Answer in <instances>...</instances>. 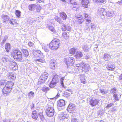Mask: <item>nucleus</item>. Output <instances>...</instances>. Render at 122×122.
I'll return each mask as SVG.
<instances>
[{
	"instance_id": "nucleus-1",
	"label": "nucleus",
	"mask_w": 122,
	"mask_h": 122,
	"mask_svg": "<svg viewBox=\"0 0 122 122\" xmlns=\"http://www.w3.org/2000/svg\"><path fill=\"white\" fill-rule=\"evenodd\" d=\"M10 53L11 57L14 60L20 61L23 59L21 52L19 48L13 49Z\"/></svg>"
},
{
	"instance_id": "nucleus-2",
	"label": "nucleus",
	"mask_w": 122,
	"mask_h": 122,
	"mask_svg": "<svg viewBox=\"0 0 122 122\" xmlns=\"http://www.w3.org/2000/svg\"><path fill=\"white\" fill-rule=\"evenodd\" d=\"M60 45V40L56 38L53 39L49 44V48L53 50H55L59 48Z\"/></svg>"
},
{
	"instance_id": "nucleus-3",
	"label": "nucleus",
	"mask_w": 122,
	"mask_h": 122,
	"mask_svg": "<svg viewBox=\"0 0 122 122\" xmlns=\"http://www.w3.org/2000/svg\"><path fill=\"white\" fill-rule=\"evenodd\" d=\"M59 15L60 17L56 16L54 17L56 20L60 24H61L63 21L62 20H66L67 19V16L66 14L64 12L61 11L59 13Z\"/></svg>"
},
{
	"instance_id": "nucleus-4",
	"label": "nucleus",
	"mask_w": 122,
	"mask_h": 122,
	"mask_svg": "<svg viewBox=\"0 0 122 122\" xmlns=\"http://www.w3.org/2000/svg\"><path fill=\"white\" fill-rule=\"evenodd\" d=\"M45 112L47 116L51 117L54 114V110L53 107H49L46 109Z\"/></svg>"
},
{
	"instance_id": "nucleus-5",
	"label": "nucleus",
	"mask_w": 122,
	"mask_h": 122,
	"mask_svg": "<svg viewBox=\"0 0 122 122\" xmlns=\"http://www.w3.org/2000/svg\"><path fill=\"white\" fill-rule=\"evenodd\" d=\"M9 66L10 69L13 71L16 70L18 69V66L17 63L14 61H10Z\"/></svg>"
},
{
	"instance_id": "nucleus-6",
	"label": "nucleus",
	"mask_w": 122,
	"mask_h": 122,
	"mask_svg": "<svg viewBox=\"0 0 122 122\" xmlns=\"http://www.w3.org/2000/svg\"><path fill=\"white\" fill-rule=\"evenodd\" d=\"M58 78L55 76H54L49 84V87L51 88H53L56 86V84L58 83Z\"/></svg>"
},
{
	"instance_id": "nucleus-7",
	"label": "nucleus",
	"mask_w": 122,
	"mask_h": 122,
	"mask_svg": "<svg viewBox=\"0 0 122 122\" xmlns=\"http://www.w3.org/2000/svg\"><path fill=\"white\" fill-rule=\"evenodd\" d=\"M99 102V100L98 99L94 98L91 99L89 101V105L92 107L97 105Z\"/></svg>"
},
{
	"instance_id": "nucleus-8",
	"label": "nucleus",
	"mask_w": 122,
	"mask_h": 122,
	"mask_svg": "<svg viewBox=\"0 0 122 122\" xmlns=\"http://www.w3.org/2000/svg\"><path fill=\"white\" fill-rule=\"evenodd\" d=\"M67 110L69 112L73 113L75 112L76 110V107L74 104H70L69 105Z\"/></svg>"
},
{
	"instance_id": "nucleus-9",
	"label": "nucleus",
	"mask_w": 122,
	"mask_h": 122,
	"mask_svg": "<svg viewBox=\"0 0 122 122\" xmlns=\"http://www.w3.org/2000/svg\"><path fill=\"white\" fill-rule=\"evenodd\" d=\"M12 90L11 89L5 86L2 90V93L4 95H7L9 93L11 92Z\"/></svg>"
},
{
	"instance_id": "nucleus-10",
	"label": "nucleus",
	"mask_w": 122,
	"mask_h": 122,
	"mask_svg": "<svg viewBox=\"0 0 122 122\" xmlns=\"http://www.w3.org/2000/svg\"><path fill=\"white\" fill-rule=\"evenodd\" d=\"M82 6L84 8L88 7L90 3V0H81Z\"/></svg>"
},
{
	"instance_id": "nucleus-11",
	"label": "nucleus",
	"mask_w": 122,
	"mask_h": 122,
	"mask_svg": "<svg viewBox=\"0 0 122 122\" xmlns=\"http://www.w3.org/2000/svg\"><path fill=\"white\" fill-rule=\"evenodd\" d=\"M75 62V60L74 58L72 57H69L66 61V64L68 66H72Z\"/></svg>"
},
{
	"instance_id": "nucleus-12",
	"label": "nucleus",
	"mask_w": 122,
	"mask_h": 122,
	"mask_svg": "<svg viewBox=\"0 0 122 122\" xmlns=\"http://www.w3.org/2000/svg\"><path fill=\"white\" fill-rule=\"evenodd\" d=\"M48 74L45 72L43 73L40 77L41 81L42 82H44L47 78Z\"/></svg>"
},
{
	"instance_id": "nucleus-13",
	"label": "nucleus",
	"mask_w": 122,
	"mask_h": 122,
	"mask_svg": "<svg viewBox=\"0 0 122 122\" xmlns=\"http://www.w3.org/2000/svg\"><path fill=\"white\" fill-rule=\"evenodd\" d=\"M40 110L39 109H37V110H34L32 111V113L31 117L32 118L36 120H37L38 117V115L37 113H39L40 112Z\"/></svg>"
},
{
	"instance_id": "nucleus-14",
	"label": "nucleus",
	"mask_w": 122,
	"mask_h": 122,
	"mask_svg": "<svg viewBox=\"0 0 122 122\" xmlns=\"http://www.w3.org/2000/svg\"><path fill=\"white\" fill-rule=\"evenodd\" d=\"M21 51L23 57V56L24 57L27 58L29 56V52L27 49H21Z\"/></svg>"
},
{
	"instance_id": "nucleus-15",
	"label": "nucleus",
	"mask_w": 122,
	"mask_h": 122,
	"mask_svg": "<svg viewBox=\"0 0 122 122\" xmlns=\"http://www.w3.org/2000/svg\"><path fill=\"white\" fill-rule=\"evenodd\" d=\"M57 105L58 107H62L65 105V101L63 99H60L57 101Z\"/></svg>"
},
{
	"instance_id": "nucleus-16",
	"label": "nucleus",
	"mask_w": 122,
	"mask_h": 122,
	"mask_svg": "<svg viewBox=\"0 0 122 122\" xmlns=\"http://www.w3.org/2000/svg\"><path fill=\"white\" fill-rule=\"evenodd\" d=\"M76 19L78 23L80 24L82 23L84 21V20L81 15H79L76 17Z\"/></svg>"
},
{
	"instance_id": "nucleus-17",
	"label": "nucleus",
	"mask_w": 122,
	"mask_h": 122,
	"mask_svg": "<svg viewBox=\"0 0 122 122\" xmlns=\"http://www.w3.org/2000/svg\"><path fill=\"white\" fill-rule=\"evenodd\" d=\"M34 55L36 57H39L40 58L41 56L43 57V54L41 51L39 50H36L34 52Z\"/></svg>"
},
{
	"instance_id": "nucleus-18",
	"label": "nucleus",
	"mask_w": 122,
	"mask_h": 122,
	"mask_svg": "<svg viewBox=\"0 0 122 122\" xmlns=\"http://www.w3.org/2000/svg\"><path fill=\"white\" fill-rule=\"evenodd\" d=\"M14 85V83L11 81H8L6 82V84L5 86L7 87H8L12 90L13 86Z\"/></svg>"
},
{
	"instance_id": "nucleus-19",
	"label": "nucleus",
	"mask_w": 122,
	"mask_h": 122,
	"mask_svg": "<svg viewBox=\"0 0 122 122\" xmlns=\"http://www.w3.org/2000/svg\"><path fill=\"white\" fill-rule=\"evenodd\" d=\"M61 37L64 39L67 40L69 39L70 36L69 33H68L66 32H64L62 33Z\"/></svg>"
},
{
	"instance_id": "nucleus-20",
	"label": "nucleus",
	"mask_w": 122,
	"mask_h": 122,
	"mask_svg": "<svg viewBox=\"0 0 122 122\" xmlns=\"http://www.w3.org/2000/svg\"><path fill=\"white\" fill-rule=\"evenodd\" d=\"M8 77L9 79L11 81H13L15 80L16 78L15 76L12 72L9 73V75L8 76Z\"/></svg>"
},
{
	"instance_id": "nucleus-21",
	"label": "nucleus",
	"mask_w": 122,
	"mask_h": 122,
	"mask_svg": "<svg viewBox=\"0 0 122 122\" xmlns=\"http://www.w3.org/2000/svg\"><path fill=\"white\" fill-rule=\"evenodd\" d=\"M66 114H64L63 113H62L59 114L58 118L60 120H64V119L65 118H67V117H66Z\"/></svg>"
},
{
	"instance_id": "nucleus-22",
	"label": "nucleus",
	"mask_w": 122,
	"mask_h": 122,
	"mask_svg": "<svg viewBox=\"0 0 122 122\" xmlns=\"http://www.w3.org/2000/svg\"><path fill=\"white\" fill-rule=\"evenodd\" d=\"M5 49L6 51L9 52L11 50V47L10 44L9 43H6L5 45Z\"/></svg>"
},
{
	"instance_id": "nucleus-23",
	"label": "nucleus",
	"mask_w": 122,
	"mask_h": 122,
	"mask_svg": "<svg viewBox=\"0 0 122 122\" xmlns=\"http://www.w3.org/2000/svg\"><path fill=\"white\" fill-rule=\"evenodd\" d=\"M106 67L108 70L111 71L113 70L115 68V66L111 64H108L107 66Z\"/></svg>"
},
{
	"instance_id": "nucleus-24",
	"label": "nucleus",
	"mask_w": 122,
	"mask_h": 122,
	"mask_svg": "<svg viewBox=\"0 0 122 122\" xmlns=\"http://www.w3.org/2000/svg\"><path fill=\"white\" fill-rule=\"evenodd\" d=\"M99 12L100 14L103 15H106V13L105 9L102 8L99 9Z\"/></svg>"
},
{
	"instance_id": "nucleus-25",
	"label": "nucleus",
	"mask_w": 122,
	"mask_h": 122,
	"mask_svg": "<svg viewBox=\"0 0 122 122\" xmlns=\"http://www.w3.org/2000/svg\"><path fill=\"white\" fill-rule=\"evenodd\" d=\"M38 114L39 115L41 121H43L45 120V118L44 117V116L42 111H40V112H39Z\"/></svg>"
},
{
	"instance_id": "nucleus-26",
	"label": "nucleus",
	"mask_w": 122,
	"mask_h": 122,
	"mask_svg": "<svg viewBox=\"0 0 122 122\" xmlns=\"http://www.w3.org/2000/svg\"><path fill=\"white\" fill-rule=\"evenodd\" d=\"M10 22L12 25H14L15 27L17 26L18 24L16 20L14 19L10 20Z\"/></svg>"
},
{
	"instance_id": "nucleus-27",
	"label": "nucleus",
	"mask_w": 122,
	"mask_h": 122,
	"mask_svg": "<svg viewBox=\"0 0 122 122\" xmlns=\"http://www.w3.org/2000/svg\"><path fill=\"white\" fill-rule=\"evenodd\" d=\"M83 56V55L81 52H77L75 57L76 58H77L82 57Z\"/></svg>"
},
{
	"instance_id": "nucleus-28",
	"label": "nucleus",
	"mask_w": 122,
	"mask_h": 122,
	"mask_svg": "<svg viewBox=\"0 0 122 122\" xmlns=\"http://www.w3.org/2000/svg\"><path fill=\"white\" fill-rule=\"evenodd\" d=\"M69 52L70 54L74 55L76 52V49L74 48H71L69 50Z\"/></svg>"
},
{
	"instance_id": "nucleus-29",
	"label": "nucleus",
	"mask_w": 122,
	"mask_h": 122,
	"mask_svg": "<svg viewBox=\"0 0 122 122\" xmlns=\"http://www.w3.org/2000/svg\"><path fill=\"white\" fill-rule=\"evenodd\" d=\"M2 18L4 22H6L9 19V16L7 15H3L2 16Z\"/></svg>"
},
{
	"instance_id": "nucleus-30",
	"label": "nucleus",
	"mask_w": 122,
	"mask_h": 122,
	"mask_svg": "<svg viewBox=\"0 0 122 122\" xmlns=\"http://www.w3.org/2000/svg\"><path fill=\"white\" fill-rule=\"evenodd\" d=\"M118 95L117 93H115L113 94V97L115 100L116 101H117L119 100V98L121 96L120 95L119 97H118Z\"/></svg>"
},
{
	"instance_id": "nucleus-31",
	"label": "nucleus",
	"mask_w": 122,
	"mask_h": 122,
	"mask_svg": "<svg viewBox=\"0 0 122 122\" xmlns=\"http://www.w3.org/2000/svg\"><path fill=\"white\" fill-rule=\"evenodd\" d=\"M36 6V5L35 4H31L29 5L28 7L29 10H33Z\"/></svg>"
},
{
	"instance_id": "nucleus-32",
	"label": "nucleus",
	"mask_w": 122,
	"mask_h": 122,
	"mask_svg": "<svg viewBox=\"0 0 122 122\" xmlns=\"http://www.w3.org/2000/svg\"><path fill=\"white\" fill-rule=\"evenodd\" d=\"M5 80H1L0 81V87H3L5 85L6 83Z\"/></svg>"
},
{
	"instance_id": "nucleus-33",
	"label": "nucleus",
	"mask_w": 122,
	"mask_h": 122,
	"mask_svg": "<svg viewBox=\"0 0 122 122\" xmlns=\"http://www.w3.org/2000/svg\"><path fill=\"white\" fill-rule=\"evenodd\" d=\"M56 65L54 62L51 63L50 65V68L53 70L56 68Z\"/></svg>"
},
{
	"instance_id": "nucleus-34",
	"label": "nucleus",
	"mask_w": 122,
	"mask_h": 122,
	"mask_svg": "<svg viewBox=\"0 0 122 122\" xmlns=\"http://www.w3.org/2000/svg\"><path fill=\"white\" fill-rule=\"evenodd\" d=\"M71 6L73 9H76L78 8V5L77 3L76 2H75L72 4Z\"/></svg>"
},
{
	"instance_id": "nucleus-35",
	"label": "nucleus",
	"mask_w": 122,
	"mask_h": 122,
	"mask_svg": "<svg viewBox=\"0 0 122 122\" xmlns=\"http://www.w3.org/2000/svg\"><path fill=\"white\" fill-rule=\"evenodd\" d=\"M34 94V93L32 91H30L28 93V96L29 98H30L33 97Z\"/></svg>"
},
{
	"instance_id": "nucleus-36",
	"label": "nucleus",
	"mask_w": 122,
	"mask_h": 122,
	"mask_svg": "<svg viewBox=\"0 0 122 122\" xmlns=\"http://www.w3.org/2000/svg\"><path fill=\"white\" fill-rule=\"evenodd\" d=\"M21 12L18 10H15V14L18 18L20 17Z\"/></svg>"
},
{
	"instance_id": "nucleus-37",
	"label": "nucleus",
	"mask_w": 122,
	"mask_h": 122,
	"mask_svg": "<svg viewBox=\"0 0 122 122\" xmlns=\"http://www.w3.org/2000/svg\"><path fill=\"white\" fill-rule=\"evenodd\" d=\"M49 90V88L47 87L44 86L42 87V90L43 92H46Z\"/></svg>"
},
{
	"instance_id": "nucleus-38",
	"label": "nucleus",
	"mask_w": 122,
	"mask_h": 122,
	"mask_svg": "<svg viewBox=\"0 0 122 122\" xmlns=\"http://www.w3.org/2000/svg\"><path fill=\"white\" fill-rule=\"evenodd\" d=\"M81 83L83 84H85L86 83V81L85 78L84 76H82L80 79Z\"/></svg>"
},
{
	"instance_id": "nucleus-39",
	"label": "nucleus",
	"mask_w": 122,
	"mask_h": 122,
	"mask_svg": "<svg viewBox=\"0 0 122 122\" xmlns=\"http://www.w3.org/2000/svg\"><path fill=\"white\" fill-rule=\"evenodd\" d=\"M44 57V56L43 55V57H42V56L41 57H41L42 58H40V59H37L36 60V61H38L42 63H43L45 62V59Z\"/></svg>"
},
{
	"instance_id": "nucleus-40",
	"label": "nucleus",
	"mask_w": 122,
	"mask_h": 122,
	"mask_svg": "<svg viewBox=\"0 0 122 122\" xmlns=\"http://www.w3.org/2000/svg\"><path fill=\"white\" fill-rule=\"evenodd\" d=\"M67 27L65 24H63L61 26V29L62 31H66L67 30Z\"/></svg>"
},
{
	"instance_id": "nucleus-41",
	"label": "nucleus",
	"mask_w": 122,
	"mask_h": 122,
	"mask_svg": "<svg viewBox=\"0 0 122 122\" xmlns=\"http://www.w3.org/2000/svg\"><path fill=\"white\" fill-rule=\"evenodd\" d=\"M110 56L109 55L107 54H105L104 55L103 58L105 60L107 61L108 60V58Z\"/></svg>"
},
{
	"instance_id": "nucleus-42",
	"label": "nucleus",
	"mask_w": 122,
	"mask_h": 122,
	"mask_svg": "<svg viewBox=\"0 0 122 122\" xmlns=\"http://www.w3.org/2000/svg\"><path fill=\"white\" fill-rule=\"evenodd\" d=\"M93 1L99 3H103L105 2L106 0H93Z\"/></svg>"
},
{
	"instance_id": "nucleus-43",
	"label": "nucleus",
	"mask_w": 122,
	"mask_h": 122,
	"mask_svg": "<svg viewBox=\"0 0 122 122\" xmlns=\"http://www.w3.org/2000/svg\"><path fill=\"white\" fill-rule=\"evenodd\" d=\"M83 15L84 19H88V18H89V17H90L89 16V15L86 13H85L83 14Z\"/></svg>"
},
{
	"instance_id": "nucleus-44",
	"label": "nucleus",
	"mask_w": 122,
	"mask_h": 122,
	"mask_svg": "<svg viewBox=\"0 0 122 122\" xmlns=\"http://www.w3.org/2000/svg\"><path fill=\"white\" fill-rule=\"evenodd\" d=\"M117 89L115 87H113L111 89V92L112 93H114L116 92Z\"/></svg>"
},
{
	"instance_id": "nucleus-45",
	"label": "nucleus",
	"mask_w": 122,
	"mask_h": 122,
	"mask_svg": "<svg viewBox=\"0 0 122 122\" xmlns=\"http://www.w3.org/2000/svg\"><path fill=\"white\" fill-rule=\"evenodd\" d=\"M83 50L85 51H87L88 50V47L86 46H84L82 47Z\"/></svg>"
},
{
	"instance_id": "nucleus-46",
	"label": "nucleus",
	"mask_w": 122,
	"mask_h": 122,
	"mask_svg": "<svg viewBox=\"0 0 122 122\" xmlns=\"http://www.w3.org/2000/svg\"><path fill=\"white\" fill-rule=\"evenodd\" d=\"M34 45V43L32 42L29 41L28 43V46L30 47H32Z\"/></svg>"
},
{
	"instance_id": "nucleus-47",
	"label": "nucleus",
	"mask_w": 122,
	"mask_h": 122,
	"mask_svg": "<svg viewBox=\"0 0 122 122\" xmlns=\"http://www.w3.org/2000/svg\"><path fill=\"white\" fill-rule=\"evenodd\" d=\"M113 104L112 103H110V104H108L106 106V107L107 109H108L109 108L111 107L112 105Z\"/></svg>"
},
{
	"instance_id": "nucleus-48",
	"label": "nucleus",
	"mask_w": 122,
	"mask_h": 122,
	"mask_svg": "<svg viewBox=\"0 0 122 122\" xmlns=\"http://www.w3.org/2000/svg\"><path fill=\"white\" fill-rule=\"evenodd\" d=\"M100 91L101 93H103V94H106V93H107V92L105 91L103 89H100Z\"/></svg>"
},
{
	"instance_id": "nucleus-49",
	"label": "nucleus",
	"mask_w": 122,
	"mask_h": 122,
	"mask_svg": "<svg viewBox=\"0 0 122 122\" xmlns=\"http://www.w3.org/2000/svg\"><path fill=\"white\" fill-rule=\"evenodd\" d=\"M64 79H65V77H62L61 78V84L62 85H63V84H64L63 81L64 80Z\"/></svg>"
},
{
	"instance_id": "nucleus-50",
	"label": "nucleus",
	"mask_w": 122,
	"mask_h": 122,
	"mask_svg": "<svg viewBox=\"0 0 122 122\" xmlns=\"http://www.w3.org/2000/svg\"><path fill=\"white\" fill-rule=\"evenodd\" d=\"M49 29L51 31L53 32H55L54 28L53 27H49Z\"/></svg>"
},
{
	"instance_id": "nucleus-51",
	"label": "nucleus",
	"mask_w": 122,
	"mask_h": 122,
	"mask_svg": "<svg viewBox=\"0 0 122 122\" xmlns=\"http://www.w3.org/2000/svg\"><path fill=\"white\" fill-rule=\"evenodd\" d=\"M8 60L7 58L5 57H3L2 58V60L4 62H7Z\"/></svg>"
},
{
	"instance_id": "nucleus-52",
	"label": "nucleus",
	"mask_w": 122,
	"mask_h": 122,
	"mask_svg": "<svg viewBox=\"0 0 122 122\" xmlns=\"http://www.w3.org/2000/svg\"><path fill=\"white\" fill-rule=\"evenodd\" d=\"M88 19H86V21L90 23L91 22V18L90 17H89V18H88Z\"/></svg>"
},
{
	"instance_id": "nucleus-53",
	"label": "nucleus",
	"mask_w": 122,
	"mask_h": 122,
	"mask_svg": "<svg viewBox=\"0 0 122 122\" xmlns=\"http://www.w3.org/2000/svg\"><path fill=\"white\" fill-rule=\"evenodd\" d=\"M71 122H78V121L76 118H74L72 119Z\"/></svg>"
},
{
	"instance_id": "nucleus-54",
	"label": "nucleus",
	"mask_w": 122,
	"mask_h": 122,
	"mask_svg": "<svg viewBox=\"0 0 122 122\" xmlns=\"http://www.w3.org/2000/svg\"><path fill=\"white\" fill-rule=\"evenodd\" d=\"M82 69H86L87 68L86 65V64H84L83 65V66H82Z\"/></svg>"
},
{
	"instance_id": "nucleus-55",
	"label": "nucleus",
	"mask_w": 122,
	"mask_h": 122,
	"mask_svg": "<svg viewBox=\"0 0 122 122\" xmlns=\"http://www.w3.org/2000/svg\"><path fill=\"white\" fill-rule=\"evenodd\" d=\"M118 79L120 81H121L122 80V73L119 76Z\"/></svg>"
},
{
	"instance_id": "nucleus-56",
	"label": "nucleus",
	"mask_w": 122,
	"mask_h": 122,
	"mask_svg": "<svg viewBox=\"0 0 122 122\" xmlns=\"http://www.w3.org/2000/svg\"><path fill=\"white\" fill-rule=\"evenodd\" d=\"M69 91H66L65 92V94L67 95V96H69L70 95V93H69Z\"/></svg>"
},
{
	"instance_id": "nucleus-57",
	"label": "nucleus",
	"mask_w": 122,
	"mask_h": 122,
	"mask_svg": "<svg viewBox=\"0 0 122 122\" xmlns=\"http://www.w3.org/2000/svg\"><path fill=\"white\" fill-rule=\"evenodd\" d=\"M37 2L39 3L44 2L45 0H36Z\"/></svg>"
},
{
	"instance_id": "nucleus-58",
	"label": "nucleus",
	"mask_w": 122,
	"mask_h": 122,
	"mask_svg": "<svg viewBox=\"0 0 122 122\" xmlns=\"http://www.w3.org/2000/svg\"><path fill=\"white\" fill-rule=\"evenodd\" d=\"M30 107L31 109H33L34 108V105L33 104H32L30 105Z\"/></svg>"
},
{
	"instance_id": "nucleus-59",
	"label": "nucleus",
	"mask_w": 122,
	"mask_h": 122,
	"mask_svg": "<svg viewBox=\"0 0 122 122\" xmlns=\"http://www.w3.org/2000/svg\"><path fill=\"white\" fill-rule=\"evenodd\" d=\"M6 39H5L3 40V41L2 42V44H3L6 42Z\"/></svg>"
},
{
	"instance_id": "nucleus-60",
	"label": "nucleus",
	"mask_w": 122,
	"mask_h": 122,
	"mask_svg": "<svg viewBox=\"0 0 122 122\" xmlns=\"http://www.w3.org/2000/svg\"><path fill=\"white\" fill-rule=\"evenodd\" d=\"M60 96L59 95V94H57V95L55 97V98H58Z\"/></svg>"
},
{
	"instance_id": "nucleus-61",
	"label": "nucleus",
	"mask_w": 122,
	"mask_h": 122,
	"mask_svg": "<svg viewBox=\"0 0 122 122\" xmlns=\"http://www.w3.org/2000/svg\"><path fill=\"white\" fill-rule=\"evenodd\" d=\"M76 66L77 67H79L80 66V65L79 64H76Z\"/></svg>"
},
{
	"instance_id": "nucleus-62",
	"label": "nucleus",
	"mask_w": 122,
	"mask_h": 122,
	"mask_svg": "<svg viewBox=\"0 0 122 122\" xmlns=\"http://www.w3.org/2000/svg\"><path fill=\"white\" fill-rule=\"evenodd\" d=\"M85 58L86 59H87L89 58V56H85Z\"/></svg>"
},
{
	"instance_id": "nucleus-63",
	"label": "nucleus",
	"mask_w": 122,
	"mask_h": 122,
	"mask_svg": "<svg viewBox=\"0 0 122 122\" xmlns=\"http://www.w3.org/2000/svg\"><path fill=\"white\" fill-rule=\"evenodd\" d=\"M61 1L63 2H66V0H61Z\"/></svg>"
},
{
	"instance_id": "nucleus-64",
	"label": "nucleus",
	"mask_w": 122,
	"mask_h": 122,
	"mask_svg": "<svg viewBox=\"0 0 122 122\" xmlns=\"http://www.w3.org/2000/svg\"><path fill=\"white\" fill-rule=\"evenodd\" d=\"M99 122H104L103 121H101Z\"/></svg>"
}]
</instances>
